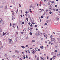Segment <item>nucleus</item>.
<instances>
[{"instance_id": "c9c22d12", "label": "nucleus", "mask_w": 60, "mask_h": 60, "mask_svg": "<svg viewBox=\"0 0 60 60\" xmlns=\"http://www.w3.org/2000/svg\"><path fill=\"white\" fill-rule=\"evenodd\" d=\"M35 27H37V25H36L35 26Z\"/></svg>"}, {"instance_id": "603ef678", "label": "nucleus", "mask_w": 60, "mask_h": 60, "mask_svg": "<svg viewBox=\"0 0 60 60\" xmlns=\"http://www.w3.org/2000/svg\"><path fill=\"white\" fill-rule=\"evenodd\" d=\"M38 51H40V50H41V49H38Z\"/></svg>"}, {"instance_id": "09e8293b", "label": "nucleus", "mask_w": 60, "mask_h": 60, "mask_svg": "<svg viewBox=\"0 0 60 60\" xmlns=\"http://www.w3.org/2000/svg\"><path fill=\"white\" fill-rule=\"evenodd\" d=\"M50 14H52V12L51 11H50L49 12Z\"/></svg>"}, {"instance_id": "7ed1b4c3", "label": "nucleus", "mask_w": 60, "mask_h": 60, "mask_svg": "<svg viewBox=\"0 0 60 60\" xmlns=\"http://www.w3.org/2000/svg\"><path fill=\"white\" fill-rule=\"evenodd\" d=\"M12 20H13L14 19H15V15H14L12 17Z\"/></svg>"}, {"instance_id": "680f3d73", "label": "nucleus", "mask_w": 60, "mask_h": 60, "mask_svg": "<svg viewBox=\"0 0 60 60\" xmlns=\"http://www.w3.org/2000/svg\"><path fill=\"white\" fill-rule=\"evenodd\" d=\"M56 19L57 20H58V19H59V18H57Z\"/></svg>"}, {"instance_id": "69168bd1", "label": "nucleus", "mask_w": 60, "mask_h": 60, "mask_svg": "<svg viewBox=\"0 0 60 60\" xmlns=\"http://www.w3.org/2000/svg\"><path fill=\"white\" fill-rule=\"evenodd\" d=\"M57 52V51L56 50H55V52Z\"/></svg>"}, {"instance_id": "e433bc0d", "label": "nucleus", "mask_w": 60, "mask_h": 60, "mask_svg": "<svg viewBox=\"0 0 60 60\" xmlns=\"http://www.w3.org/2000/svg\"><path fill=\"white\" fill-rule=\"evenodd\" d=\"M2 21V19L1 18H0V22H1V21Z\"/></svg>"}, {"instance_id": "6ab92c4d", "label": "nucleus", "mask_w": 60, "mask_h": 60, "mask_svg": "<svg viewBox=\"0 0 60 60\" xmlns=\"http://www.w3.org/2000/svg\"><path fill=\"white\" fill-rule=\"evenodd\" d=\"M2 29L1 28H0V33L1 32H2Z\"/></svg>"}, {"instance_id": "338daca9", "label": "nucleus", "mask_w": 60, "mask_h": 60, "mask_svg": "<svg viewBox=\"0 0 60 60\" xmlns=\"http://www.w3.org/2000/svg\"><path fill=\"white\" fill-rule=\"evenodd\" d=\"M21 13H22V10H21Z\"/></svg>"}, {"instance_id": "6e6d98bb", "label": "nucleus", "mask_w": 60, "mask_h": 60, "mask_svg": "<svg viewBox=\"0 0 60 60\" xmlns=\"http://www.w3.org/2000/svg\"><path fill=\"white\" fill-rule=\"evenodd\" d=\"M52 35H51V36H50V38H52Z\"/></svg>"}, {"instance_id": "9b49d317", "label": "nucleus", "mask_w": 60, "mask_h": 60, "mask_svg": "<svg viewBox=\"0 0 60 60\" xmlns=\"http://www.w3.org/2000/svg\"><path fill=\"white\" fill-rule=\"evenodd\" d=\"M15 24L16 25V24H14L13 26V27L14 28H15Z\"/></svg>"}, {"instance_id": "e2e57ef3", "label": "nucleus", "mask_w": 60, "mask_h": 60, "mask_svg": "<svg viewBox=\"0 0 60 60\" xmlns=\"http://www.w3.org/2000/svg\"><path fill=\"white\" fill-rule=\"evenodd\" d=\"M29 11H32V9H30Z\"/></svg>"}, {"instance_id": "bb28decb", "label": "nucleus", "mask_w": 60, "mask_h": 60, "mask_svg": "<svg viewBox=\"0 0 60 60\" xmlns=\"http://www.w3.org/2000/svg\"><path fill=\"white\" fill-rule=\"evenodd\" d=\"M44 9H42L41 10V11H43Z\"/></svg>"}, {"instance_id": "cd10ccee", "label": "nucleus", "mask_w": 60, "mask_h": 60, "mask_svg": "<svg viewBox=\"0 0 60 60\" xmlns=\"http://www.w3.org/2000/svg\"><path fill=\"white\" fill-rule=\"evenodd\" d=\"M15 52H17V53H19V52L17 50L15 51Z\"/></svg>"}, {"instance_id": "79ce46f5", "label": "nucleus", "mask_w": 60, "mask_h": 60, "mask_svg": "<svg viewBox=\"0 0 60 60\" xmlns=\"http://www.w3.org/2000/svg\"><path fill=\"white\" fill-rule=\"evenodd\" d=\"M32 8H33V9H34V6H33Z\"/></svg>"}, {"instance_id": "ea45409f", "label": "nucleus", "mask_w": 60, "mask_h": 60, "mask_svg": "<svg viewBox=\"0 0 60 60\" xmlns=\"http://www.w3.org/2000/svg\"><path fill=\"white\" fill-rule=\"evenodd\" d=\"M30 26H31V27H33V25H32V24H31L30 25Z\"/></svg>"}, {"instance_id": "f8f14e48", "label": "nucleus", "mask_w": 60, "mask_h": 60, "mask_svg": "<svg viewBox=\"0 0 60 60\" xmlns=\"http://www.w3.org/2000/svg\"><path fill=\"white\" fill-rule=\"evenodd\" d=\"M3 36V34L0 33V37H2Z\"/></svg>"}, {"instance_id": "423d86ee", "label": "nucleus", "mask_w": 60, "mask_h": 60, "mask_svg": "<svg viewBox=\"0 0 60 60\" xmlns=\"http://www.w3.org/2000/svg\"><path fill=\"white\" fill-rule=\"evenodd\" d=\"M51 41H54L55 40V38H52L51 39Z\"/></svg>"}, {"instance_id": "39448f33", "label": "nucleus", "mask_w": 60, "mask_h": 60, "mask_svg": "<svg viewBox=\"0 0 60 60\" xmlns=\"http://www.w3.org/2000/svg\"><path fill=\"white\" fill-rule=\"evenodd\" d=\"M50 2H51V3H52V2L51 1H49V2L48 3V4L49 5V4H50Z\"/></svg>"}, {"instance_id": "bf43d9fd", "label": "nucleus", "mask_w": 60, "mask_h": 60, "mask_svg": "<svg viewBox=\"0 0 60 60\" xmlns=\"http://www.w3.org/2000/svg\"><path fill=\"white\" fill-rule=\"evenodd\" d=\"M20 16H21V18H22V17H23L22 15H21Z\"/></svg>"}, {"instance_id": "49530a36", "label": "nucleus", "mask_w": 60, "mask_h": 60, "mask_svg": "<svg viewBox=\"0 0 60 60\" xmlns=\"http://www.w3.org/2000/svg\"><path fill=\"white\" fill-rule=\"evenodd\" d=\"M29 28H30V29H31H31H33V28H30L29 27Z\"/></svg>"}, {"instance_id": "20e7f679", "label": "nucleus", "mask_w": 60, "mask_h": 60, "mask_svg": "<svg viewBox=\"0 0 60 60\" xmlns=\"http://www.w3.org/2000/svg\"><path fill=\"white\" fill-rule=\"evenodd\" d=\"M49 11H51V10H52V8L51 7H49Z\"/></svg>"}, {"instance_id": "f3484780", "label": "nucleus", "mask_w": 60, "mask_h": 60, "mask_svg": "<svg viewBox=\"0 0 60 60\" xmlns=\"http://www.w3.org/2000/svg\"><path fill=\"white\" fill-rule=\"evenodd\" d=\"M28 30L30 32H31V29H30V28L29 29V28L28 29Z\"/></svg>"}, {"instance_id": "8fccbe9b", "label": "nucleus", "mask_w": 60, "mask_h": 60, "mask_svg": "<svg viewBox=\"0 0 60 60\" xmlns=\"http://www.w3.org/2000/svg\"><path fill=\"white\" fill-rule=\"evenodd\" d=\"M19 7H21V5H20V4H19Z\"/></svg>"}, {"instance_id": "4468645a", "label": "nucleus", "mask_w": 60, "mask_h": 60, "mask_svg": "<svg viewBox=\"0 0 60 60\" xmlns=\"http://www.w3.org/2000/svg\"><path fill=\"white\" fill-rule=\"evenodd\" d=\"M7 8V6L6 5L5 7V9H6Z\"/></svg>"}, {"instance_id": "7c9ffc66", "label": "nucleus", "mask_w": 60, "mask_h": 60, "mask_svg": "<svg viewBox=\"0 0 60 60\" xmlns=\"http://www.w3.org/2000/svg\"><path fill=\"white\" fill-rule=\"evenodd\" d=\"M0 8H3V6L1 5L0 6Z\"/></svg>"}, {"instance_id": "72a5a7b5", "label": "nucleus", "mask_w": 60, "mask_h": 60, "mask_svg": "<svg viewBox=\"0 0 60 60\" xmlns=\"http://www.w3.org/2000/svg\"><path fill=\"white\" fill-rule=\"evenodd\" d=\"M35 40H33L32 41V42H35Z\"/></svg>"}, {"instance_id": "864d4df0", "label": "nucleus", "mask_w": 60, "mask_h": 60, "mask_svg": "<svg viewBox=\"0 0 60 60\" xmlns=\"http://www.w3.org/2000/svg\"><path fill=\"white\" fill-rule=\"evenodd\" d=\"M41 59H42L43 60H44V59H43V58H42L41 57Z\"/></svg>"}, {"instance_id": "2f4dec72", "label": "nucleus", "mask_w": 60, "mask_h": 60, "mask_svg": "<svg viewBox=\"0 0 60 60\" xmlns=\"http://www.w3.org/2000/svg\"><path fill=\"white\" fill-rule=\"evenodd\" d=\"M13 57H14V58H15L16 57V56L15 55H14L13 56Z\"/></svg>"}, {"instance_id": "f257e3e1", "label": "nucleus", "mask_w": 60, "mask_h": 60, "mask_svg": "<svg viewBox=\"0 0 60 60\" xmlns=\"http://www.w3.org/2000/svg\"><path fill=\"white\" fill-rule=\"evenodd\" d=\"M40 32L38 31L36 33V34H35V35L37 36L39 35H40Z\"/></svg>"}, {"instance_id": "58836bf2", "label": "nucleus", "mask_w": 60, "mask_h": 60, "mask_svg": "<svg viewBox=\"0 0 60 60\" xmlns=\"http://www.w3.org/2000/svg\"><path fill=\"white\" fill-rule=\"evenodd\" d=\"M25 13H26V14H27V13H28V12H27V11H26L25 12Z\"/></svg>"}, {"instance_id": "473e14b6", "label": "nucleus", "mask_w": 60, "mask_h": 60, "mask_svg": "<svg viewBox=\"0 0 60 60\" xmlns=\"http://www.w3.org/2000/svg\"><path fill=\"white\" fill-rule=\"evenodd\" d=\"M4 56H7V54H5L4 55Z\"/></svg>"}, {"instance_id": "393cba45", "label": "nucleus", "mask_w": 60, "mask_h": 60, "mask_svg": "<svg viewBox=\"0 0 60 60\" xmlns=\"http://www.w3.org/2000/svg\"><path fill=\"white\" fill-rule=\"evenodd\" d=\"M57 47H58V45H56L55 46V48H57Z\"/></svg>"}, {"instance_id": "c85d7f7f", "label": "nucleus", "mask_w": 60, "mask_h": 60, "mask_svg": "<svg viewBox=\"0 0 60 60\" xmlns=\"http://www.w3.org/2000/svg\"><path fill=\"white\" fill-rule=\"evenodd\" d=\"M57 39L58 41H60V38H57Z\"/></svg>"}, {"instance_id": "a878e982", "label": "nucleus", "mask_w": 60, "mask_h": 60, "mask_svg": "<svg viewBox=\"0 0 60 60\" xmlns=\"http://www.w3.org/2000/svg\"><path fill=\"white\" fill-rule=\"evenodd\" d=\"M40 48L41 49H43V46H41L40 47Z\"/></svg>"}, {"instance_id": "b1692460", "label": "nucleus", "mask_w": 60, "mask_h": 60, "mask_svg": "<svg viewBox=\"0 0 60 60\" xmlns=\"http://www.w3.org/2000/svg\"><path fill=\"white\" fill-rule=\"evenodd\" d=\"M45 13V14H46V15H45V14H44V16L45 17V16H46V14H47L46 13Z\"/></svg>"}, {"instance_id": "a19ab883", "label": "nucleus", "mask_w": 60, "mask_h": 60, "mask_svg": "<svg viewBox=\"0 0 60 60\" xmlns=\"http://www.w3.org/2000/svg\"><path fill=\"white\" fill-rule=\"evenodd\" d=\"M28 25H30V24H31V23L30 22H29L28 23Z\"/></svg>"}, {"instance_id": "13d9d810", "label": "nucleus", "mask_w": 60, "mask_h": 60, "mask_svg": "<svg viewBox=\"0 0 60 60\" xmlns=\"http://www.w3.org/2000/svg\"><path fill=\"white\" fill-rule=\"evenodd\" d=\"M32 5H31L30 6V8H32Z\"/></svg>"}, {"instance_id": "37998d69", "label": "nucleus", "mask_w": 60, "mask_h": 60, "mask_svg": "<svg viewBox=\"0 0 60 60\" xmlns=\"http://www.w3.org/2000/svg\"><path fill=\"white\" fill-rule=\"evenodd\" d=\"M40 34H42V33H41V32H40Z\"/></svg>"}, {"instance_id": "de8ad7c7", "label": "nucleus", "mask_w": 60, "mask_h": 60, "mask_svg": "<svg viewBox=\"0 0 60 60\" xmlns=\"http://www.w3.org/2000/svg\"><path fill=\"white\" fill-rule=\"evenodd\" d=\"M37 60H39V58H37Z\"/></svg>"}, {"instance_id": "f03ea898", "label": "nucleus", "mask_w": 60, "mask_h": 60, "mask_svg": "<svg viewBox=\"0 0 60 60\" xmlns=\"http://www.w3.org/2000/svg\"><path fill=\"white\" fill-rule=\"evenodd\" d=\"M4 21L3 20H2V21H1L0 22V24L1 25H4Z\"/></svg>"}, {"instance_id": "412c9836", "label": "nucleus", "mask_w": 60, "mask_h": 60, "mask_svg": "<svg viewBox=\"0 0 60 60\" xmlns=\"http://www.w3.org/2000/svg\"><path fill=\"white\" fill-rule=\"evenodd\" d=\"M23 31L24 33H26V30H23Z\"/></svg>"}, {"instance_id": "c03bdc74", "label": "nucleus", "mask_w": 60, "mask_h": 60, "mask_svg": "<svg viewBox=\"0 0 60 60\" xmlns=\"http://www.w3.org/2000/svg\"><path fill=\"white\" fill-rule=\"evenodd\" d=\"M55 7H56V8L57 7V5H55Z\"/></svg>"}, {"instance_id": "ddd939ff", "label": "nucleus", "mask_w": 60, "mask_h": 60, "mask_svg": "<svg viewBox=\"0 0 60 60\" xmlns=\"http://www.w3.org/2000/svg\"><path fill=\"white\" fill-rule=\"evenodd\" d=\"M21 47H22V48L23 49H25V47L24 46H21Z\"/></svg>"}, {"instance_id": "a18cd8bd", "label": "nucleus", "mask_w": 60, "mask_h": 60, "mask_svg": "<svg viewBox=\"0 0 60 60\" xmlns=\"http://www.w3.org/2000/svg\"><path fill=\"white\" fill-rule=\"evenodd\" d=\"M10 26H11V23H10Z\"/></svg>"}, {"instance_id": "9d476101", "label": "nucleus", "mask_w": 60, "mask_h": 60, "mask_svg": "<svg viewBox=\"0 0 60 60\" xmlns=\"http://www.w3.org/2000/svg\"><path fill=\"white\" fill-rule=\"evenodd\" d=\"M11 41H12V39H10V40L9 41V44H10V43H11Z\"/></svg>"}, {"instance_id": "2eb2a0df", "label": "nucleus", "mask_w": 60, "mask_h": 60, "mask_svg": "<svg viewBox=\"0 0 60 60\" xmlns=\"http://www.w3.org/2000/svg\"><path fill=\"white\" fill-rule=\"evenodd\" d=\"M35 50L36 51H37L38 50V49L37 48H35Z\"/></svg>"}, {"instance_id": "3c124183", "label": "nucleus", "mask_w": 60, "mask_h": 60, "mask_svg": "<svg viewBox=\"0 0 60 60\" xmlns=\"http://www.w3.org/2000/svg\"><path fill=\"white\" fill-rule=\"evenodd\" d=\"M12 3L13 4H14V1H13L12 2Z\"/></svg>"}, {"instance_id": "a211bd4d", "label": "nucleus", "mask_w": 60, "mask_h": 60, "mask_svg": "<svg viewBox=\"0 0 60 60\" xmlns=\"http://www.w3.org/2000/svg\"><path fill=\"white\" fill-rule=\"evenodd\" d=\"M11 12H12V15H14V12H13V11H12Z\"/></svg>"}, {"instance_id": "5701e85b", "label": "nucleus", "mask_w": 60, "mask_h": 60, "mask_svg": "<svg viewBox=\"0 0 60 60\" xmlns=\"http://www.w3.org/2000/svg\"><path fill=\"white\" fill-rule=\"evenodd\" d=\"M58 55V56H60V52H58V55Z\"/></svg>"}, {"instance_id": "4be33fe9", "label": "nucleus", "mask_w": 60, "mask_h": 60, "mask_svg": "<svg viewBox=\"0 0 60 60\" xmlns=\"http://www.w3.org/2000/svg\"><path fill=\"white\" fill-rule=\"evenodd\" d=\"M45 11H46V12L48 11H49V9H46V10Z\"/></svg>"}, {"instance_id": "052dcab7", "label": "nucleus", "mask_w": 60, "mask_h": 60, "mask_svg": "<svg viewBox=\"0 0 60 60\" xmlns=\"http://www.w3.org/2000/svg\"><path fill=\"white\" fill-rule=\"evenodd\" d=\"M60 13V10H59V11H58Z\"/></svg>"}, {"instance_id": "5fc2aeb1", "label": "nucleus", "mask_w": 60, "mask_h": 60, "mask_svg": "<svg viewBox=\"0 0 60 60\" xmlns=\"http://www.w3.org/2000/svg\"><path fill=\"white\" fill-rule=\"evenodd\" d=\"M23 57H24V59H25V58H26V57L25 56H23Z\"/></svg>"}, {"instance_id": "dca6fc26", "label": "nucleus", "mask_w": 60, "mask_h": 60, "mask_svg": "<svg viewBox=\"0 0 60 60\" xmlns=\"http://www.w3.org/2000/svg\"><path fill=\"white\" fill-rule=\"evenodd\" d=\"M33 18H31L30 19V21H31L32 22H33Z\"/></svg>"}, {"instance_id": "c756f323", "label": "nucleus", "mask_w": 60, "mask_h": 60, "mask_svg": "<svg viewBox=\"0 0 60 60\" xmlns=\"http://www.w3.org/2000/svg\"><path fill=\"white\" fill-rule=\"evenodd\" d=\"M30 35H32V32H30Z\"/></svg>"}, {"instance_id": "f704fd0d", "label": "nucleus", "mask_w": 60, "mask_h": 60, "mask_svg": "<svg viewBox=\"0 0 60 60\" xmlns=\"http://www.w3.org/2000/svg\"><path fill=\"white\" fill-rule=\"evenodd\" d=\"M44 17L42 15L41 17V18H43Z\"/></svg>"}, {"instance_id": "4d7b16f0", "label": "nucleus", "mask_w": 60, "mask_h": 60, "mask_svg": "<svg viewBox=\"0 0 60 60\" xmlns=\"http://www.w3.org/2000/svg\"><path fill=\"white\" fill-rule=\"evenodd\" d=\"M28 45H26V47H28Z\"/></svg>"}, {"instance_id": "aec40b11", "label": "nucleus", "mask_w": 60, "mask_h": 60, "mask_svg": "<svg viewBox=\"0 0 60 60\" xmlns=\"http://www.w3.org/2000/svg\"><path fill=\"white\" fill-rule=\"evenodd\" d=\"M58 43H60V40H59L58 41Z\"/></svg>"}, {"instance_id": "1a4fd4ad", "label": "nucleus", "mask_w": 60, "mask_h": 60, "mask_svg": "<svg viewBox=\"0 0 60 60\" xmlns=\"http://www.w3.org/2000/svg\"><path fill=\"white\" fill-rule=\"evenodd\" d=\"M32 53H33V54H35L34 50H32Z\"/></svg>"}, {"instance_id": "4c0bfd02", "label": "nucleus", "mask_w": 60, "mask_h": 60, "mask_svg": "<svg viewBox=\"0 0 60 60\" xmlns=\"http://www.w3.org/2000/svg\"><path fill=\"white\" fill-rule=\"evenodd\" d=\"M26 19L27 21H28V18H26Z\"/></svg>"}, {"instance_id": "0e129e2a", "label": "nucleus", "mask_w": 60, "mask_h": 60, "mask_svg": "<svg viewBox=\"0 0 60 60\" xmlns=\"http://www.w3.org/2000/svg\"><path fill=\"white\" fill-rule=\"evenodd\" d=\"M56 11H58V9H56Z\"/></svg>"}, {"instance_id": "0eeeda50", "label": "nucleus", "mask_w": 60, "mask_h": 60, "mask_svg": "<svg viewBox=\"0 0 60 60\" xmlns=\"http://www.w3.org/2000/svg\"><path fill=\"white\" fill-rule=\"evenodd\" d=\"M44 36L45 37H47V35L46 34H45V33H44Z\"/></svg>"}, {"instance_id": "6e6552de", "label": "nucleus", "mask_w": 60, "mask_h": 60, "mask_svg": "<svg viewBox=\"0 0 60 60\" xmlns=\"http://www.w3.org/2000/svg\"><path fill=\"white\" fill-rule=\"evenodd\" d=\"M55 52H53L51 53V55H54L55 54Z\"/></svg>"}, {"instance_id": "774afa93", "label": "nucleus", "mask_w": 60, "mask_h": 60, "mask_svg": "<svg viewBox=\"0 0 60 60\" xmlns=\"http://www.w3.org/2000/svg\"><path fill=\"white\" fill-rule=\"evenodd\" d=\"M26 39H28V37H27L26 38Z\"/></svg>"}]
</instances>
